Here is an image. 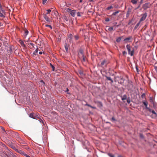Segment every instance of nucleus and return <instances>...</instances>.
<instances>
[{"mask_svg":"<svg viewBox=\"0 0 157 157\" xmlns=\"http://www.w3.org/2000/svg\"><path fill=\"white\" fill-rule=\"evenodd\" d=\"M114 78L115 81L116 82L117 81H118L119 83H120L121 84H122L124 82V79L122 77H121L120 79L119 80L117 79V78H119V77H113V78H112L111 77H109V80L110 81L111 83H112L113 82V79Z\"/></svg>","mask_w":157,"mask_h":157,"instance_id":"nucleus-1","label":"nucleus"},{"mask_svg":"<svg viewBox=\"0 0 157 157\" xmlns=\"http://www.w3.org/2000/svg\"><path fill=\"white\" fill-rule=\"evenodd\" d=\"M126 48L127 49L128 54L130 55L131 56H133L134 54V49H133L132 50H131V47L130 44H127L126 45Z\"/></svg>","mask_w":157,"mask_h":157,"instance_id":"nucleus-2","label":"nucleus"},{"mask_svg":"<svg viewBox=\"0 0 157 157\" xmlns=\"http://www.w3.org/2000/svg\"><path fill=\"white\" fill-rule=\"evenodd\" d=\"M66 10L67 12L69 13L73 17L75 16L76 12L75 10H73L69 8H67Z\"/></svg>","mask_w":157,"mask_h":157,"instance_id":"nucleus-3","label":"nucleus"},{"mask_svg":"<svg viewBox=\"0 0 157 157\" xmlns=\"http://www.w3.org/2000/svg\"><path fill=\"white\" fill-rule=\"evenodd\" d=\"M132 37L131 36H129L127 38H125L124 40V41L125 43H128V42H130L132 41Z\"/></svg>","mask_w":157,"mask_h":157,"instance_id":"nucleus-4","label":"nucleus"},{"mask_svg":"<svg viewBox=\"0 0 157 157\" xmlns=\"http://www.w3.org/2000/svg\"><path fill=\"white\" fill-rule=\"evenodd\" d=\"M141 17L140 18V21L141 22L142 21H144L146 18L147 17V13H145L141 15Z\"/></svg>","mask_w":157,"mask_h":157,"instance_id":"nucleus-5","label":"nucleus"},{"mask_svg":"<svg viewBox=\"0 0 157 157\" xmlns=\"http://www.w3.org/2000/svg\"><path fill=\"white\" fill-rule=\"evenodd\" d=\"M151 6V5L149 3H146L143 5V8L144 10H146L147 9L149 8Z\"/></svg>","mask_w":157,"mask_h":157,"instance_id":"nucleus-6","label":"nucleus"},{"mask_svg":"<svg viewBox=\"0 0 157 157\" xmlns=\"http://www.w3.org/2000/svg\"><path fill=\"white\" fill-rule=\"evenodd\" d=\"M5 11L2 8L0 9V17H5Z\"/></svg>","mask_w":157,"mask_h":157,"instance_id":"nucleus-7","label":"nucleus"},{"mask_svg":"<svg viewBox=\"0 0 157 157\" xmlns=\"http://www.w3.org/2000/svg\"><path fill=\"white\" fill-rule=\"evenodd\" d=\"M7 51L8 55H10L11 53L12 52V46H10L9 47H7Z\"/></svg>","mask_w":157,"mask_h":157,"instance_id":"nucleus-8","label":"nucleus"},{"mask_svg":"<svg viewBox=\"0 0 157 157\" xmlns=\"http://www.w3.org/2000/svg\"><path fill=\"white\" fill-rule=\"evenodd\" d=\"M43 16L47 22H49L50 21L49 17L46 15V14H43Z\"/></svg>","mask_w":157,"mask_h":157,"instance_id":"nucleus-9","label":"nucleus"},{"mask_svg":"<svg viewBox=\"0 0 157 157\" xmlns=\"http://www.w3.org/2000/svg\"><path fill=\"white\" fill-rule=\"evenodd\" d=\"M17 151L18 153L22 155H24L25 154V153L23 151L20 149H19V150H17Z\"/></svg>","mask_w":157,"mask_h":157,"instance_id":"nucleus-10","label":"nucleus"},{"mask_svg":"<svg viewBox=\"0 0 157 157\" xmlns=\"http://www.w3.org/2000/svg\"><path fill=\"white\" fill-rule=\"evenodd\" d=\"M64 47L67 53L68 52V49L67 47V44L66 43H65L64 44Z\"/></svg>","mask_w":157,"mask_h":157,"instance_id":"nucleus-11","label":"nucleus"},{"mask_svg":"<svg viewBox=\"0 0 157 157\" xmlns=\"http://www.w3.org/2000/svg\"><path fill=\"white\" fill-rule=\"evenodd\" d=\"M35 114L33 113H31L29 114V117L33 119Z\"/></svg>","mask_w":157,"mask_h":157,"instance_id":"nucleus-12","label":"nucleus"},{"mask_svg":"<svg viewBox=\"0 0 157 157\" xmlns=\"http://www.w3.org/2000/svg\"><path fill=\"white\" fill-rule=\"evenodd\" d=\"M38 48H37V49H36L35 51L34 52H33V56H35L36 55V54L38 52Z\"/></svg>","mask_w":157,"mask_h":157,"instance_id":"nucleus-13","label":"nucleus"},{"mask_svg":"<svg viewBox=\"0 0 157 157\" xmlns=\"http://www.w3.org/2000/svg\"><path fill=\"white\" fill-rule=\"evenodd\" d=\"M120 12V10H118L117 11L115 12H113L112 15V16H113L116 15L118 13Z\"/></svg>","mask_w":157,"mask_h":157,"instance_id":"nucleus-14","label":"nucleus"},{"mask_svg":"<svg viewBox=\"0 0 157 157\" xmlns=\"http://www.w3.org/2000/svg\"><path fill=\"white\" fill-rule=\"evenodd\" d=\"M24 31H25V32H24V35L25 36H27V35L28 34V33H29V31L27 30H25Z\"/></svg>","mask_w":157,"mask_h":157,"instance_id":"nucleus-15","label":"nucleus"},{"mask_svg":"<svg viewBox=\"0 0 157 157\" xmlns=\"http://www.w3.org/2000/svg\"><path fill=\"white\" fill-rule=\"evenodd\" d=\"M137 0H132L131 2L134 4H136L137 3Z\"/></svg>","mask_w":157,"mask_h":157,"instance_id":"nucleus-16","label":"nucleus"},{"mask_svg":"<svg viewBox=\"0 0 157 157\" xmlns=\"http://www.w3.org/2000/svg\"><path fill=\"white\" fill-rule=\"evenodd\" d=\"M38 119H39V121H40V122L41 123V122H42V123L44 125V122H43V120H42V119H43V118L42 117H39V118H38Z\"/></svg>","mask_w":157,"mask_h":157,"instance_id":"nucleus-17","label":"nucleus"},{"mask_svg":"<svg viewBox=\"0 0 157 157\" xmlns=\"http://www.w3.org/2000/svg\"><path fill=\"white\" fill-rule=\"evenodd\" d=\"M127 98V96L126 95H124L122 97L121 99L122 100H124L126 99Z\"/></svg>","mask_w":157,"mask_h":157,"instance_id":"nucleus-18","label":"nucleus"},{"mask_svg":"<svg viewBox=\"0 0 157 157\" xmlns=\"http://www.w3.org/2000/svg\"><path fill=\"white\" fill-rule=\"evenodd\" d=\"M28 44L29 45H31L32 46L31 47H30V48L31 49H32L33 48H34V44L32 43H28Z\"/></svg>","mask_w":157,"mask_h":157,"instance_id":"nucleus-19","label":"nucleus"},{"mask_svg":"<svg viewBox=\"0 0 157 157\" xmlns=\"http://www.w3.org/2000/svg\"><path fill=\"white\" fill-rule=\"evenodd\" d=\"M79 53L82 55V56H83V55H84L83 54V51L82 49H80L79 50Z\"/></svg>","mask_w":157,"mask_h":157,"instance_id":"nucleus-20","label":"nucleus"},{"mask_svg":"<svg viewBox=\"0 0 157 157\" xmlns=\"http://www.w3.org/2000/svg\"><path fill=\"white\" fill-rule=\"evenodd\" d=\"M121 37H119L117 38L116 40V41L117 42H119L121 40Z\"/></svg>","mask_w":157,"mask_h":157,"instance_id":"nucleus-21","label":"nucleus"},{"mask_svg":"<svg viewBox=\"0 0 157 157\" xmlns=\"http://www.w3.org/2000/svg\"><path fill=\"white\" fill-rule=\"evenodd\" d=\"M82 57V61L83 62H85L86 60V57L84 56V55H83Z\"/></svg>","mask_w":157,"mask_h":157,"instance_id":"nucleus-22","label":"nucleus"},{"mask_svg":"<svg viewBox=\"0 0 157 157\" xmlns=\"http://www.w3.org/2000/svg\"><path fill=\"white\" fill-rule=\"evenodd\" d=\"M141 22H140V21H139V22L135 26V29H136L140 25Z\"/></svg>","mask_w":157,"mask_h":157,"instance_id":"nucleus-23","label":"nucleus"},{"mask_svg":"<svg viewBox=\"0 0 157 157\" xmlns=\"http://www.w3.org/2000/svg\"><path fill=\"white\" fill-rule=\"evenodd\" d=\"M38 118H39V117L35 114L33 119H37Z\"/></svg>","mask_w":157,"mask_h":157,"instance_id":"nucleus-24","label":"nucleus"},{"mask_svg":"<svg viewBox=\"0 0 157 157\" xmlns=\"http://www.w3.org/2000/svg\"><path fill=\"white\" fill-rule=\"evenodd\" d=\"M150 102L151 103H154L153 99V98H152L150 97Z\"/></svg>","mask_w":157,"mask_h":157,"instance_id":"nucleus-25","label":"nucleus"},{"mask_svg":"<svg viewBox=\"0 0 157 157\" xmlns=\"http://www.w3.org/2000/svg\"><path fill=\"white\" fill-rule=\"evenodd\" d=\"M143 104H144V105L145 106H147V105H148L147 102L143 101Z\"/></svg>","mask_w":157,"mask_h":157,"instance_id":"nucleus-26","label":"nucleus"},{"mask_svg":"<svg viewBox=\"0 0 157 157\" xmlns=\"http://www.w3.org/2000/svg\"><path fill=\"white\" fill-rule=\"evenodd\" d=\"M21 44L22 47H25V44H24V42L23 41H21Z\"/></svg>","mask_w":157,"mask_h":157,"instance_id":"nucleus-27","label":"nucleus"},{"mask_svg":"<svg viewBox=\"0 0 157 157\" xmlns=\"http://www.w3.org/2000/svg\"><path fill=\"white\" fill-rule=\"evenodd\" d=\"M74 37H75V39L76 40H78L79 38V36L77 35L75 36Z\"/></svg>","mask_w":157,"mask_h":157,"instance_id":"nucleus-28","label":"nucleus"},{"mask_svg":"<svg viewBox=\"0 0 157 157\" xmlns=\"http://www.w3.org/2000/svg\"><path fill=\"white\" fill-rule=\"evenodd\" d=\"M131 10H132V9L130 8H129L128 9V10L127 12H128V13H130L131 11Z\"/></svg>","mask_w":157,"mask_h":157,"instance_id":"nucleus-29","label":"nucleus"},{"mask_svg":"<svg viewBox=\"0 0 157 157\" xmlns=\"http://www.w3.org/2000/svg\"><path fill=\"white\" fill-rule=\"evenodd\" d=\"M72 36L71 34H70L69 35L68 37L70 39V40H71L72 38Z\"/></svg>","mask_w":157,"mask_h":157,"instance_id":"nucleus-30","label":"nucleus"},{"mask_svg":"<svg viewBox=\"0 0 157 157\" xmlns=\"http://www.w3.org/2000/svg\"><path fill=\"white\" fill-rule=\"evenodd\" d=\"M77 16L78 17H80L81 16V13L80 12H78L77 13Z\"/></svg>","mask_w":157,"mask_h":157,"instance_id":"nucleus-31","label":"nucleus"},{"mask_svg":"<svg viewBox=\"0 0 157 157\" xmlns=\"http://www.w3.org/2000/svg\"><path fill=\"white\" fill-rule=\"evenodd\" d=\"M109 156L110 157H114V156L113 155L109 153Z\"/></svg>","mask_w":157,"mask_h":157,"instance_id":"nucleus-32","label":"nucleus"},{"mask_svg":"<svg viewBox=\"0 0 157 157\" xmlns=\"http://www.w3.org/2000/svg\"><path fill=\"white\" fill-rule=\"evenodd\" d=\"M14 150H15L16 152H17V150H18L19 149H18L17 148H16L15 147H12Z\"/></svg>","mask_w":157,"mask_h":157,"instance_id":"nucleus-33","label":"nucleus"},{"mask_svg":"<svg viewBox=\"0 0 157 157\" xmlns=\"http://www.w3.org/2000/svg\"><path fill=\"white\" fill-rule=\"evenodd\" d=\"M151 113H152L155 114V115H157V116L156 113V112H155V111L154 110H152V111Z\"/></svg>","mask_w":157,"mask_h":157,"instance_id":"nucleus-34","label":"nucleus"},{"mask_svg":"<svg viewBox=\"0 0 157 157\" xmlns=\"http://www.w3.org/2000/svg\"><path fill=\"white\" fill-rule=\"evenodd\" d=\"M47 13H46V14H48L50 13V12H51V10L50 9L47 10Z\"/></svg>","mask_w":157,"mask_h":157,"instance_id":"nucleus-35","label":"nucleus"},{"mask_svg":"<svg viewBox=\"0 0 157 157\" xmlns=\"http://www.w3.org/2000/svg\"><path fill=\"white\" fill-rule=\"evenodd\" d=\"M50 65H51V67L52 68L53 71H54L55 69V67L53 65H52L51 64H50Z\"/></svg>","mask_w":157,"mask_h":157,"instance_id":"nucleus-36","label":"nucleus"},{"mask_svg":"<svg viewBox=\"0 0 157 157\" xmlns=\"http://www.w3.org/2000/svg\"><path fill=\"white\" fill-rule=\"evenodd\" d=\"M113 30V28L112 27H110L109 28V30L110 31H111Z\"/></svg>","mask_w":157,"mask_h":157,"instance_id":"nucleus-37","label":"nucleus"},{"mask_svg":"<svg viewBox=\"0 0 157 157\" xmlns=\"http://www.w3.org/2000/svg\"><path fill=\"white\" fill-rule=\"evenodd\" d=\"M145 96V94L144 93L143 94L141 95V97L142 98H143Z\"/></svg>","mask_w":157,"mask_h":157,"instance_id":"nucleus-38","label":"nucleus"},{"mask_svg":"<svg viewBox=\"0 0 157 157\" xmlns=\"http://www.w3.org/2000/svg\"><path fill=\"white\" fill-rule=\"evenodd\" d=\"M24 156L26 157H31L30 156H29L28 155L26 154V153H25L24 155Z\"/></svg>","mask_w":157,"mask_h":157,"instance_id":"nucleus-39","label":"nucleus"},{"mask_svg":"<svg viewBox=\"0 0 157 157\" xmlns=\"http://www.w3.org/2000/svg\"><path fill=\"white\" fill-rule=\"evenodd\" d=\"M78 72L81 75H82L83 74V72L81 71H79Z\"/></svg>","mask_w":157,"mask_h":157,"instance_id":"nucleus-40","label":"nucleus"},{"mask_svg":"<svg viewBox=\"0 0 157 157\" xmlns=\"http://www.w3.org/2000/svg\"><path fill=\"white\" fill-rule=\"evenodd\" d=\"M40 82L43 85H45L44 82L43 81V80H41Z\"/></svg>","mask_w":157,"mask_h":157,"instance_id":"nucleus-41","label":"nucleus"},{"mask_svg":"<svg viewBox=\"0 0 157 157\" xmlns=\"http://www.w3.org/2000/svg\"><path fill=\"white\" fill-rule=\"evenodd\" d=\"M47 0H43V4L44 5L46 2Z\"/></svg>","mask_w":157,"mask_h":157,"instance_id":"nucleus-42","label":"nucleus"},{"mask_svg":"<svg viewBox=\"0 0 157 157\" xmlns=\"http://www.w3.org/2000/svg\"><path fill=\"white\" fill-rule=\"evenodd\" d=\"M46 26L47 27H49L51 29H52V27L51 25H46Z\"/></svg>","mask_w":157,"mask_h":157,"instance_id":"nucleus-43","label":"nucleus"},{"mask_svg":"<svg viewBox=\"0 0 157 157\" xmlns=\"http://www.w3.org/2000/svg\"><path fill=\"white\" fill-rule=\"evenodd\" d=\"M108 21V18H106L105 20L104 21V23H105V22Z\"/></svg>","mask_w":157,"mask_h":157,"instance_id":"nucleus-44","label":"nucleus"},{"mask_svg":"<svg viewBox=\"0 0 157 157\" xmlns=\"http://www.w3.org/2000/svg\"><path fill=\"white\" fill-rule=\"evenodd\" d=\"M130 14V13H128V12H127L126 15L127 17H129Z\"/></svg>","mask_w":157,"mask_h":157,"instance_id":"nucleus-45","label":"nucleus"},{"mask_svg":"<svg viewBox=\"0 0 157 157\" xmlns=\"http://www.w3.org/2000/svg\"><path fill=\"white\" fill-rule=\"evenodd\" d=\"M70 6H71V4L69 3H67L66 4L67 6L68 7H69Z\"/></svg>","mask_w":157,"mask_h":157,"instance_id":"nucleus-46","label":"nucleus"},{"mask_svg":"<svg viewBox=\"0 0 157 157\" xmlns=\"http://www.w3.org/2000/svg\"><path fill=\"white\" fill-rule=\"evenodd\" d=\"M140 7V5H139L135 9V10H136L138 9Z\"/></svg>","mask_w":157,"mask_h":157,"instance_id":"nucleus-47","label":"nucleus"},{"mask_svg":"<svg viewBox=\"0 0 157 157\" xmlns=\"http://www.w3.org/2000/svg\"><path fill=\"white\" fill-rule=\"evenodd\" d=\"M127 102L128 103H130V99H128L127 100Z\"/></svg>","mask_w":157,"mask_h":157,"instance_id":"nucleus-48","label":"nucleus"},{"mask_svg":"<svg viewBox=\"0 0 157 157\" xmlns=\"http://www.w3.org/2000/svg\"><path fill=\"white\" fill-rule=\"evenodd\" d=\"M113 8V6H109V10H110L112 8Z\"/></svg>","mask_w":157,"mask_h":157,"instance_id":"nucleus-49","label":"nucleus"},{"mask_svg":"<svg viewBox=\"0 0 157 157\" xmlns=\"http://www.w3.org/2000/svg\"><path fill=\"white\" fill-rule=\"evenodd\" d=\"M123 54L124 55L127 54V52L125 51H124L123 52Z\"/></svg>","mask_w":157,"mask_h":157,"instance_id":"nucleus-50","label":"nucleus"},{"mask_svg":"<svg viewBox=\"0 0 157 157\" xmlns=\"http://www.w3.org/2000/svg\"><path fill=\"white\" fill-rule=\"evenodd\" d=\"M90 107L91 108H93V109H96V107H94L92 106L91 105H90Z\"/></svg>","mask_w":157,"mask_h":157,"instance_id":"nucleus-51","label":"nucleus"},{"mask_svg":"<svg viewBox=\"0 0 157 157\" xmlns=\"http://www.w3.org/2000/svg\"><path fill=\"white\" fill-rule=\"evenodd\" d=\"M148 111H149L150 112H151L152 111V110L150 108L148 109Z\"/></svg>","mask_w":157,"mask_h":157,"instance_id":"nucleus-52","label":"nucleus"},{"mask_svg":"<svg viewBox=\"0 0 157 157\" xmlns=\"http://www.w3.org/2000/svg\"><path fill=\"white\" fill-rule=\"evenodd\" d=\"M90 105L89 104H88L87 103H86V104L85 105L86 106H88L89 107H90Z\"/></svg>","mask_w":157,"mask_h":157,"instance_id":"nucleus-53","label":"nucleus"},{"mask_svg":"<svg viewBox=\"0 0 157 157\" xmlns=\"http://www.w3.org/2000/svg\"><path fill=\"white\" fill-rule=\"evenodd\" d=\"M136 71H137V72H138V67H137V66H136Z\"/></svg>","mask_w":157,"mask_h":157,"instance_id":"nucleus-54","label":"nucleus"},{"mask_svg":"<svg viewBox=\"0 0 157 157\" xmlns=\"http://www.w3.org/2000/svg\"><path fill=\"white\" fill-rule=\"evenodd\" d=\"M39 54L41 55V54H42V52H39Z\"/></svg>","mask_w":157,"mask_h":157,"instance_id":"nucleus-55","label":"nucleus"},{"mask_svg":"<svg viewBox=\"0 0 157 157\" xmlns=\"http://www.w3.org/2000/svg\"><path fill=\"white\" fill-rule=\"evenodd\" d=\"M112 120H113V121H115V118L113 117L112 118Z\"/></svg>","mask_w":157,"mask_h":157,"instance_id":"nucleus-56","label":"nucleus"},{"mask_svg":"<svg viewBox=\"0 0 157 157\" xmlns=\"http://www.w3.org/2000/svg\"><path fill=\"white\" fill-rule=\"evenodd\" d=\"M146 109H147V110L148 109H149V108H148L147 107V106H145Z\"/></svg>","mask_w":157,"mask_h":157,"instance_id":"nucleus-57","label":"nucleus"},{"mask_svg":"<svg viewBox=\"0 0 157 157\" xmlns=\"http://www.w3.org/2000/svg\"><path fill=\"white\" fill-rule=\"evenodd\" d=\"M146 109H147V110L148 109H149V108H148L147 107V106H145Z\"/></svg>","mask_w":157,"mask_h":157,"instance_id":"nucleus-58","label":"nucleus"},{"mask_svg":"<svg viewBox=\"0 0 157 157\" xmlns=\"http://www.w3.org/2000/svg\"><path fill=\"white\" fill-rule=\"evenodd\" d=\"M87 157H91V156L90 155H88L87 156Z\"/></svg>","mask_w":157,"mask_h":157,"instance_id":"nucleus-59","label":"nucleus"},{"mask_svg":"<svg viewBox=\"0 0 157 157\" xmlns=\"http://www.w3.org/2000/svg\"><path fill=\"white\" fill-rule=\"evenodd\" d=\"M89 1L90 2H93V0H89Z\"/></svg>","mask_w":157,"mask_h":157,"instance_id":"nucleus-60","label":"nucleus"},{"mask_svg":"<svg viewBox=\"0 0 157 157\" xmlns=\"http://www.w3.org/2000/svg\"><path fill=\"white\" fill-rule=\"evenodd\" d=\"M69 91L68 89L67 88V90H66V91Z\"/></svg>","mask_w":157,"mask_h":157,"instance_id":"nucleus-61","label":"nucleus"},{"mask_svg":"<svg viewBox=\"0 0 157 157\" xmlns=\"http://www.w3.org/2000/svg\"><path fill=\"white\" fill-rule=\"evenodd\" d=\"M3 147H6V145H5V144H4V145H3Z\"/></svg>","mask_w":157,"mask_h":157,"instance_id":"nucleus-62","label":"nucleus"},{"mask_svg":"<svg viewBox=\"0 0 157 157\" xmlns=\"http://www.w3.org/2000/svg\"><path fill=\"white\" fill-rule=\"evenodd\" d=\"M82 0H80L79 2L81 3V2H82Z\"/></svg>","mask_w":157,"mask_h":157,"instance_id":"nucleus-63","label":"nucleus"},{"mask_svg":"<svg viewBox=\"0 0 157 157\" xmlns=\"http://www.w3.org/2000/svg\"><path fill=\"white\" fill-rule=\"evenodd\" d=\"M101 65H104V63H103V62H102V63H101Z\"/></svg>","mask_w":157,"mask_h":157,"instance_id":"nucleus-64","label":"nucleus"}]
</instances>
